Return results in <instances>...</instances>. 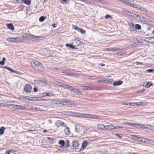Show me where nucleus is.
I'll use <instances>...</instances> for the list:
<instances>
[{
    "mask_svg": "<svg viewBox=\"0 0 154 154\" xmlns=\"http://www.w3.org/2000/svg\"><path fill=\"white\" fill-rule=\"evenodd\" d=\"M66 115L77 117H82L83 115L82 113H81L74 112L70 111L66 112Z\"/></svg>",
    "mask_w": 154,
    "mask_h": 154,
    "instance_id": "nucleus-1",
    "label": "nucleus"
},
{
    "mask_svg": "<svg viewBox=\"0 0 154 154\" xmlns=\"http://www.w3.org/2000/svg\"><path fill=\"white\" fill-rule=\"evenodd\" d=\"M82 117L84 118H91L92 119H99L98 116L96 115H92L91 114H82Z\"/></svg>",
    "mask_w": 154,
    "mask_h": 154,
    "instance_id": "nucleus-2",
    "label": "nucleus"
},
{
    "mask_svg": "<svg viewBox=\"0 0 154 154\" xmlns=\"http://www.w3.org/2000/svg\"><path fill=\"white\" fill-rule=\"evenodd\" d=\"M24 90L26 93H29L31 92L32 87L29 84L26 85L24 88Z\"/></svg>",
    "mask_w": 154,
    "mask_h": 154,
    "instance_id": "nucleus-3",
    "label": "nucleus"
},
{
    "mask_svg": "<svg viewBox=\"0 0 154 154\" xmlns=\"http://www.w3.org/2000/svg\"><path fill=\"white\" fill-rule=\"evenodd\" d=\"M70 88H71V90H73L75 93V94L77 95H80L82 94V93L81 92L79 91L78 89H74L72 88V86H70V87H68L66 88L68 89H70Z\"/></svg>",
    "mask_w": 154,
    "mask_h": 154,
    "instance_id": "nucleus-4",
    "label": "nucleus"
},
{
    "mask_svg": "<svg viewBox=\"0 0 154 154\" xmlns=\"http://www.w3.org/2000/svg\"><path fill=\"white\" fill-rule=\"evenodd\" d=\"M34 81L36 84L42 86H44L46 85V82L40 80H35Z\"/></svg>",
    "mask_w": 154,
    "mask_h": 154,
    "instance_id": "nucleus-5",
    "label": "nucleus"
},
{
    "mask_svg": "<svg viewBox=\"0 0 154 154\" xmlns=\"http://www.w3.org/2000/svg\"><path fill=\"white\" fill-rule=\"evenodd\" d=\"M55 125L58 127L63 126L65 127H66V124L60 120H58L56 122Z\"/></svg>",
    "mask_w": 154,
    "mask_h": 154,
    "instance_id": "nucleus-6",
    "label": "nucleus"
},
{
    "mask_svg": "<svg viewBox=\"0 0 154 154\" xmlns=\"http://www.w3.org/2000/svg\"><path fill=\"white\" fill-rule=\"evenodd\" d=\"M19 38H8L7 39V40L9 42H18L19 40Z\"/></svg>",
    "mask_w": 154,
    "mask_h": 154,
    "instance_id": "nucleus-7",
    "label": "nucleus"
},
{
    "mask_svg": "<svg viewBox=\"0 0 154 154\" xmlns=\"http://www.w3.org/2000/svg\"><path fill=\"white\" fill-rule=\"evenodd\" d=\"M61 73L64 74L65 75L71 76L72 77H74V76L76 75L75 74V73H70L69 72H67L65 70L61 72Z\"/></svg>",
    "mask_w": 154,
    "mask_h": 154,
    "instance_id": "nucleus-8",
    "label": "nucleus"
},
{
    "mask_svg": "<svg viewBox=\"0 0 154 154\" xmlns=\"http://www.w3.org/2000/svg\"><path fill=\"white\" fill-rule=\"evenodd\" d=\"M122 83V81L119 80L114 82L113 83V85L114 86H116L120 85Z\"/></svg>",
    "mask_w": 154,
    "mask_h": 154,
    "instance_id": "nucleus-9",
    "label": "nucleus"
},
{
    "mask_svg": "<svg viewBox=\"0 0 154 154\" xmlns=\"http://www.w3.org/2000/svg\"><path fill=\"white\" fill-rule=\"evenodd\" d=\"M39 108V110L41 111H46L48 109L47 107L43 106H40Z\"/></svg>",
    "mask_w": 154,
    "mask_h": 154,
    "instance_id": "nucleus-10",
    "label": "nucleus"
},
{
    "mask_svg": "<svg viewBox=\"0 0 154 154\" xmlns=\"http://www.w3.org/2000/svg\"><path fill=\"white\" fill-rule=\"evenodd\" d=\"M13 106L12 108L14 109H23L24 107L20 105H12Z\"/></svg>",
    "mask_w": 154,
    "mask_h": 154,
    "instance_id": "nucleus-11",
    "label": "nucleus"
},
{
    "mask_svg": "<svg viewBox=\"0 0 154 154\" xmlns=\"http://www.w3.org/2000/svg\"><path fill=\"white\" fill-rule=\"evenodd\" d=\"M61 103L62 104L65 105H69L71 103L70 101L68 100H66Z\"/></svg>",
    "mask_w": 154,
    "mask_h": 154,
    "instance_id": "nucleus-12",
    "label": "nucleus"
},
{
    "mask_svg": "<svg viewBox=\"0 0 154 154\" xmlns=\"http://www.w3.org/2000/svg\"><path fill=\"white\" fill-rule=\"evenodd\" d=\"M83 87L84 88V90H95V88L92 87H89L87 86H83Z\"/></svg>",
    "mask_w": 154,
    "mask_h": 154,
    "instance_id": "nucleus-13",
    "label": "nucleus"
},
{
    "mask_svg": "<svg viewBox=\"0 0 154 154\" xmlns=\"http://www.w3.org/2000/svg\"><path fill=\"white\" fill-rule=\"evenodd\" d=\"M72 146L74 148H76L77 147H78L79 145V143L77 141H74L72 143Z\"/></svg>",
    "mask_w": 154,
    "mask_h": 154,
    "instance_id": "nucleus-14",
    "label": "nucleus"
},
{
    "mask_svg": "<svg viewBox=\"0 0 154 154\" xmlns=\"http://www.w3.org/2000/svg\"><path fill=\"white\" fill-rule=\"evenodd\" d=\"M6 26L9 29L12 30L14 29V27L12 23L7 24Z\"/></svg>",
    "mask_w": 154,
    "mask_h": 154,
    "instance_id": "nucleus-15",
    "label": "nucleus"
},
{
    "mask_svg": "<svg viewBox=\"0 0 154 154\" xmlns=\"http://www.w3.org/2000/svg\"><path fill=\"white\" fill-rule=\"evenodd\" d=\"M58 142L59 144L61 146H60V148H61L64 146L65 143L63 140H60Z\"/></svg>",
    "mask_w": 154,
    "mask_h": 154,
    "instance_id": "nucleus-16",
    "label": "nucleus"
},
{
    "mask_svg": "<svg viewBox=\"0 0 154 154\" xmlns=\"http://www.w3.org/2000/svg\"><path fill=\"white\" fill-rule=\"evenodd\" d=\"M113 125H106L105 129L108 130L113 129Z\"/></svg>",
    "mask_w": 154,
    "mask_h": 154,
    "instance_id": "nucleus-17",
    "label": "nucleus"
},
{
    "mask_svg": "<svg viewBox=\"0 0 154 154\" xmlns=\"http://www.w3.org/2000/svg\"><path fill=\"white\" fill-rule=\"evenodd\" d=\"M5 130V128L4 127L2 126L0 128V135H2L4 132Z\"/></svg>",
    "mask_w": 154,
    "mask_h": 154,
    "instance_id": "nucleus-18",
    "label": "nucleus"
},
{
    "mask_svg": "<svg viewBox=\"0 0 154 154\" xmlns=\"http://www.w3.org/2000/svg\"><path fill=\"white\" fill-rule=\"evenodd\" d=\"M130 29L131 31H134L135 30V26L133 23H131L129 24Z\"/></svg>",
    "mask_w": 154,
    "mask_h": 154,
    "instance_id": "nucleus-19",
    "label": "nucleus"
},
{
    "mask_svg": "<svg viewBox=\"0 0 154 154\" xmlns=\"http://www.w3.org/2000/svg\"><path fill=\"white\" fill-rule=\"evenodd\" d=\"M97 127L98 128L101 129H105L106 125H104L102 124H99L97 125Z\"/></svg>",
    "mask_w": 154,
    "mask_h": 154,
    "instance_id": "nucleus-20",
    "label": "nucleus"
},
{
    "mask_svg": "<svg viewBox=\"0 0 154 154\" xmlns=\"http://www.w3.org/2000/svg\"><path fill=\"white\" fill-rule=\"evenodd\" d=\"M64 132L66 134L68 135L70 133L69 129L68 128H66L64 129Z\"/></svg>",
    "mask_w": 154,
    "mask_h": 154,
    "instance_id": "nucleus-21",
    "label": "nucleus"
},
{
    "mask_svg": "<svg viewBox=\"0 0 154 154\" xmlns=\"http://www.w3.org/2000/svg\"><path fill=\"white\" fill-rule=\"evenodd\" d=\"M75 46L79 45L80 43V41L78 39H76L75 40V42H74Z\"/></svg>",
    "mask_w": 154,
    "mask_h": 154,
    "instance_id": "nucleus-22",
    "label": "nucleus"
},
{
    "mask_svg": "<svg viewBox=\"0 0 154 154\" xmlns=\"http://www.w3.org/2000/svg\"><path fill=\"white\" fill-rule=\"evenodd\" d=\"M22 1L24 4L29 5L31 3L30 0H22Z\"/></svg>",
    "mask_w": 154,
    "mask_h": 154,
    "instance_id": "nucleus-23",
    "label": "nucleus"
},
{
    "mask_svg": "<svg viewBox=\"0 0 154 154\" xmlns=\"http://www.w3.org/2000/svg\"><path fill=\"white\" fill-rule=\"evenodd\" d=\"M103 82H105V83H111L113 81L112 79H110L109 80L106 79L105 80H103Z\"/></svg>",
    "mask_w": 154,
    "mask_h": 154,
    "instance_id": "nucleus-24",
    "label": "nucleus"
},
{
    "mask_svg": "<svg viewBox=\"0 0 154 154\" xmlns=\"http://www.w3.org/2000/svg\"><path fill=\"white\" fill-rule=\"evenodd\" d=\"M126 124L128 125H131V126H136L137 125L136 124V123H132L127 122ZM137 125L138 126H139V125L140 126V125L139 124H138Z\"/></svg>",
    "mask_w": 154,
    "mask_h": 154,
    "instance_id": "nucleus-25",
    "label": "nucleus"
},
{
    "mask_svg": "<svg viewBox=\"0 0 154 154\" xmlns=\"http://www.w3.org/2000/svg\"><path fill=\"white\" fill-rule=\"evenodd\" d=\"M153 85V84L151 83L150 82H147L145 86L147 88H149L150 86H152Z\"/></svg>",
    "mask_w": 154,
    "mask_h": 154,
    "instance_id": "nucleus-26",
    "label": "nucleus"
},
{
    "mask_svg": "<svg viewBox=\"0 0 154 154\" xmlns=\"http://www.w3.org/2000/svg\"><path fill=\"white\" fill-rule=\"evenodd\" d=\"M119 48H110V51H116L119 50Z\"/></svg>",
    "mask_w": 154,
    "mask_h": 154,
    "instance_id": "nucleus-27",
    "label": "nucleus"
},
{
    "mask_svg": "<svg viewBox=\"0 0 154 154\" xmlns=\"http://www.w3.org/2000/svg\"><path fill=\"white\" fill-rule=\"evenodd\" d=\"M141 26L138 24H136L135 25V29H136L140 30L141 29Z\"/></svg>",
    "mask_w": 154,
    "mask_h": 154,
    "instance_id": "nucleus-28",
    "label": "nucleus"
},
{
    "mask_svg": "<svg viewBox=\"0 0 154 154\" xmlns=\"http://www.w3.org/2000/svg\"><path fill=\"white\" fill-rule=\"evenodd\" d=\"M66 46L69 47L70 48H72L73 49H75V48L74 46L72 45L71 44H67L65 45Z\"/></svg>",
    "mask_w": 154,
    "mask_h": 154,
    "instance_id": "nucleus-29",
    "label": "nucleus"
},
{
    "mask_svg": "<svg viewBox=\"0 0 154 154\" xmlns=\"http://www.w3.org/2000/svg\"><path fill=\"white\" fill-rule=\"evenodd\" d=\"M87 143L86 141H84L82 144V147L83 149H84L87 146Z\"/></svg>",
    "mask_w": 154,
    "mask_h": 154,
    "instance_id": "nucleus-30",
    "label": "nucleus"
},
{
    "mask_svg": "<svg viewBox=\"0 0 154 154\" xmlns=\"http://www.w3.org/2000/svg\"><path fill=\"white\" fill-rule=\"evenodd\" d=\"M6 60V59L5 57L2 58V60L0 61V64L2 65H4L5 64V62Z\"/></svg>",
    "mask_w": 154,
    "mask_h": 154,
    "instance_id": "nucleus-31",
    "label": "nucleus"
},
{
    "mask_svg": "<svg viewBox=\"0 0 154 154\" xmlns=\"http://www.w3.org/2000/svg\"><path fill=\"white\" fill-rule=\"evenodd\" d=\"M137 136L136 135H132L131 136V138L134 140H137Z\"/></svg>",
    "mask_w": 154,
    "mask_h": 154,
    "instance_id": "nucleus-32",
    "label": "nucleus"
},
{
    "mask_svg": "<svg viewBox=\"0 0 154 154\" xmlns=\"http://www.w3.org/2000/svg\"><path fill=\"white\" fill-rule=\"evenodd\" d=\"M45 18H46V17H45L43 16H41L39 18V21L40 22H42L44 21V20L45 19Z\"/></svg>",
    "mask_w": 154,
    "mask_h": 154,
    "instance_id": "nucleus-33",
    "label": "nucleus"
},
{
    "mask_svg": "<svg viewBox=\"0 0 154 154\" xmlns=\"http://www.w3.org/2000/svg\"><path fill=\"white\" fill-rule=\"evenodd\" d=\"M132 15H131V17L134 18L138 19V17H139V16L135 14H131Z\"/></svg>",
    "mask_w": 154,
    "mask_h": 154,
    "instance_id": "nucleus-34",
    "label": "nucleus"
},
{
    "mask_svg": "<svg viewBox=\"0 0 154 154\" xmlns=\"http://www.w3.org/2000/svg\"><path fill=\"white\" fill-rule=\"evenodd\" d=\"M73 27H74V29L75 30H77L79 32H80V30H81V28L78 27L77 26H73Z\"/></svg>",
    "mask_w": 154,
    "mask_h": 154,
    "instance_id": "nucleus-35",
    "label": "nucleus"
},
{
    "mask_svg": "<svg viewBox=\"0 0 154 154\" xmlns=\"http://www.w3.org/2000/svg\"><path fill=\"white\" fill-rule=\"evenodd\" d=\"M122 128V127H120V126H119V125L117 126H115L113 125V129L117 130V129L120 128Z\"/></svg>",
    "mask_w": 154,
    "mask_h": 154,
    "instance_id": "nucleus-36",
    "label": "nucleus"
},
{
    "mask_svg": "<svg viewBox=\"0 0 154 154\" xmlns=\"http://www.w3.org/2000/svg\"><path fill=\"white\" fill-rule=\"evenodd\" d=\"M148 141H149V140L148 139L144 138H143L142 140V142L147 143H148Z\"/></svg>",
    "mask_w": 154,
    "mask_h": 154,
    "instance_id": "nucleus-37",
    "label": "nucleus"
},
{
    "mask_svg": "<svg viewBox=\"0 0 154 154\" xmlns=\"http://www.w3.org/2000/svg\"><path fill=\"white\" fill-rule=\"evenodd\" d=\"M53 103H54V104H62V103L59 101H57V100H55V101H54V102H53Z\"/></svg>",
    "mask_w": 154,
    "mask_h": 154,
    "instance_id": "nucleus-38",
    "label": "nucleus"
},
{
    "mask_svg": "<svg viewBox=\"0 0 154 154\" xmlns=\"http://www.w3.org/2000/svg\"><path fill=\"white\" fill-rule=\"evenodd\" d=\"M33 63L36 66H39L41 65V63L37 61H34Z\"/></svg>",
    "mask_w": 154,
    "mask_h": 154,
    "instance_id": "nucleus-39",
    "label": "nucleus"
},
{
    "mask_svg": "<svg viewBox=\"0 0 154 154\" xmlns=\"http://www.w3.org/2000/svg\"><path fill=\"white\" fill-rule=\"evenodd\" d=\"M147 143L151 145H154V142L153 141L149 140V141H148Z\"/></svg>",
    "mask_w": 154,
    "mask_h": 154,
    "instance_id": "nucleus-40",
    "label": "nucleus"
},
{
    "mask_svg": "<svg viewBox=\"0 0 154 154\" xmlns=\"http://www.w3.org/2000/svg\"><path fill=\"white\" fill-rule=\"evenodd\" d=\"M135 103H127V104H125L126 105H128V106H134L135 105Z\"/></svg>",
    "mask_w": 154,
    "mask_h": 154,
    "instance_id": "nucleus-41",
    "label": "nucleus"
},
{
    "mask_svg": "<svg viewBox=\"0 0 154 154\" xmlns=\"http://www.w3.org/2000/svg\"><path fill=\"white\" fill-rule=\"evenodd\" d=\"M26 99L28 100H32V97L26 96Z\"/></svg>",
    "mask_w": 154,
    "mask_h": 154,
    "instance_id": "nucleus-42",
    "label": "nucleus"
},
{
    "mask_svg": "<svg viewBox=\"0 0 154 154\" xmlns=\"http://www.w3.org/2000/svg\"><path fill=\"white\" fill-rule=\"evenodd\" d=\"M26 99L28 100H32V97L26 96Z\"/></svg>",
    "mask_w": 154,
    "mask_h": 154,
    "instance_id": "nucleus-43",
    "label": "nucleus"
},
{
    "mask_svg": "<svg viewBox=\"0 0 154 154\" xmlns=\"http://www.w3.org/2000/svg\"><path fill=\"white\" fill-rule=\"evenodd\" d=\"M69 142L68 140H66V146L67 147H69L70 146V145H69Z\"/></svg>",
    "mask_w": 154,
    "mask_h": 154,
    "instance_id": "nucleus-44",
    "label": "nucleus"
},
{
    "mask_svg": "<svg viewBox=\"0 0 154 154\" xmlns=\"http://www.w3.org/2000/svg\"><path fill=\"white\" fill-rule=\"evenodd\" d=\"M153 37H146V42L147 41H149V40H152V39Z\"/></svg>",
    "mask_w": 154,
    "mask_h": 154,
    "instance_id": "nucleus-45",
    "label": "nucleus"
},
{
    "mask_svg": "<svg viewBox=\"0 0 154 154\" xmlns=\"http://www.w3.org/2000/svg\"><path fill=\"white\" fill-rule=\"evenodd\" d=\"M135 63L137 65H138L139 64L141 65H144V64L141 62H135Z\"/></svg>",
    "mask_w": 154,
    "mask_h": 154,
    "instance_id": "nucleus-46",
    "label": "nucleus"
},
{
    "mask_svg": "<svg viewBox=\"0 0 154 154\" xmlns=\"http://www.w3.org/2000/svg\"><path fill=\"white\" fill-rule=\"evenodd\" d=\"M19 97L22 99H26V96H23V95H20L19 96Z\"/></svg>",
    "mask_w": 154,
    "mask_h": 154,
    "instance_id": "nucleus-47",
    "label": "nucleus"
},
{
    "mask_svg": "<svg viewBox=\"0 0 154 154\" xmlns=\"http://www.w3.org/2000/svg\"><path fill=\"white\" fill-rule=\"evenodd\" d=\"M146 42H148L149 43H154V36L153 37L152 39L151 42H149V41H147Z\"/></svg>",
    "mask_w": 154,
    "mask_h": 154,
    "instance_id": "nucleus-48",
    "label": "nucleus"
},
{
    "mask_svg": "<svg viewBox=\"0 0 154 154\" xmlns=\"http://www.w3.org/2000/svg\"><path fill=\"white\" fill-rule=\"evenodd\" d=\"M31 38L32 39H35L36 38H39V37L38 36H36L33 35H32L31 36Z\"/></svg>",
    "mask_w": 154,
    "mask_h": 154,
    "instance_id": "nucleus-49",
    "label": "nucleus"
},
{
    "mask_svg": "<svg viewBox=\"0 0 154 154\" xmlns=\"http://www.w3.org/2000/svg\"><path fill=\"white\" fill-rule=\"evenodd\" d=\"M109 18H111V16L108 14L106 15L105 16V18L106 19H108Z\"/></svg>",
    "mask_w": 154,
    "mask_h": 154,
    "instance_id": "nucleus-50",
    "label": "nucleus"
},
{
    "mask_svg": "<svg viewBox=\"0 0 154 154\" xmlns=\"http://www.w3.org/2000/svg\"><path fill=\"white\" fill-rule=\"evenodd\" d=\"M137 139V141L142 142V140L143 139H142L141 137H138Z\"/></svg>",
    "mask_w": 154,
    "mask_h": 154,
    "instance_id": "nucleus-51",
    "label": "nucleus"
},
{
    "mask_svg": "<svg viewBox=\"0 0 154 154\" xmlns=\"http://www.w3.org/2000/svg\"><path fill=\"white\" fill-rule=\"evenodd\" d=\"M80 32L82 33V34H84L85 33V30L82 29L81 28V30H80Z\"/></svg>",
    "mask_w": 154,
    "mask_h": 154,
    "instance_id": "nucleus-52",
    "label": "nucleus"
},
{
    "mask_svg": "<svg viewBox=\"0 0 154 154\" xmlns=\"http://www.w3.org/2000/svg\"><path fill=\"white\" fill-rule=\"evenodd\" d=\"M154 71V70L152 69H149L146 70V71L149 72H152L153 71Z\"/></svg>",
    "mask_w": 154,
    "mask_h": 154,
    "instance_id": "nucleus-53",
    "label": "nucleus"
},
{
    "mask_svg": "<svg viewBox=\"0 0 154 154\" xmlns=\"http://www.w3.org/2000/svg\"><path fill=\"white\" fill-rule=\"evenodd\" d=\"M68 87H69L66 84H63V85H62V87L64 88H67Z\"/></svg>",
    "mask_w": 154,
    "mask_h": 154,
    "instance_id": "nucleus-54",
    "label": "nucleus"
},
{
    "mask_svg": "<svg viewBox=\"0 0 154 154\" xmlns=\"http://www.w3.org/2000/svg\"><path fill=\"white\" fill-rule=\"evenodd\" d=\"M115 135H116V136H117L119 138H122V136H120V134H118V133H116V134H115Z\"/></svg>",
    "mask_w": 154,
    "mask_h": 154,
    "instance_id": "nucleus-55",
    "label": "nucleus"
},
{
    "mask_svg": "<svg viewBox=\"0 0 154 154\" xmlns=\"http://www.w3.org/2000/svg\"><path fill=\"white\" fill-rule=\"evenodd\" d=\"M62 1H63V2L66 3H67L68 2V1L67 0H60V2H61V3H63V2H62Z\"/></svg>",
    "mask_w": 154,
    "mask_h": 154,
    "instance_id": "nucleus-56",
    "label": "nucleus"
},
{
    "mask_svg": "<svg viewBox=\"0 0 154 154\" xmlns=\"http://www.w3.org/2000/svg\"><path fill=\"white\" fill-rule=\"evenodd\" d=\"M105 51H110V48H106Z\"/></svg>",
    "mask_w": 154,
    "mask_h": 154,
    "instance_id": "nucleus-57",
    "label": "nucleus"
},
{
    "mask_svg": "<svg viewBox=\"0 0 154 154\" xmlns=\"http://www.w3.org/2000/svg\"><path fill=\"white\" fill-rule=\"evenodd\" d=\"M47 139L49 140H51V142L53 141L54 140V139H51V138L49 137H47Z\"/></svg>",
    "mask_w": 154,
    "mask_h": 154,
    "instance_id": "nucleus-58",
    "label": "nucleus"
},
{
    "mask_svg": "<svg viewBox=\"0 0 154 154\" xmlns=\"http://www.w3.org/2000/svg\"><path fill=\"white\" fill-rule=\"evenodd\" d=\"M51 26L53 27V28H55L57 26V24L55 23H54L52 24Z\"/></svg>",
    "mask_w": 154,
    "mask_h": 154,
    "instance_id": "nucleus-59",
    "label": "nucleus"
},
{
    "mask_svg": "<svg viewBox=\"0 0 154 154\" xmlns=\"http://www.w3.org/2000/svg\"><path fill=\"white\" fill-rule=\"evenodd\" d=\"M133 14V13H131L130 12H128L127 13V14L128 15L131 16V15H132V14Z\"/></svg>",
    "mask_w": 154,
    "mask_h": 154,
    "instance_id": "nucleus-60",
    "label": "nucleus"
},
{
    "mask_svg": "<svg viewBox=\"0 0 154 154\" xmlns=\"http://www.w3.org/2000/svg\"><path fill=\"white\" fill-rule=\"evenodd\" d=\"M38 89L36 87H34L33 89V91L35 92H36L37 91Z\"/></svg>",
    "mask_w": 154,
    "mask_h": 154,
    "instance_id": "nucleus-61",
    "label": "nucleus"
},
{
    "mask_svg": "<svg viewBox=\"0 0 154 154\" xmlns=\"http://www.w3.org/2000/svg\"><path fill=\"white\" fill-rule=\"evenodd\" d=\"M70 104L71 105H73L74 106H77V104L75 103H71Z\"/></svg>",
    "mask_w": 154,
    "mask_h": 154,
    "instance_id": "nucleus-62",
    "label": "nucleus"
},
{
    "mask_svg": "<svg viewBox=\"0 0 154 154\" xmlns=\"http://www.w3.org/2000/svg\"><path fill=\"white\" fill-rule=\"evenodd\" d=\"M144 103L143 102H139V104H140V106H142Z\"/></svg>",
    "mask_w": 154,
    "mask_h": 154,
    "instance_id": "nucleus-63",
    "label": "nucleus"
},
{
    "mask_svg": "<svg viewBox=\"0 0 154 154\" xmlns=\"http://www.w3.org/2000/svg\"><path fill=\"white\" fill-rule=\"evenodd\" d=\"M60 83L57 82H54V84L56 85H59Z\"/></svg>",
    "mask_w": 154,
    "mask_h": 154,
    "instance_id": "nucleus-64",
    "label": "nucleus"
}]
</instances>
